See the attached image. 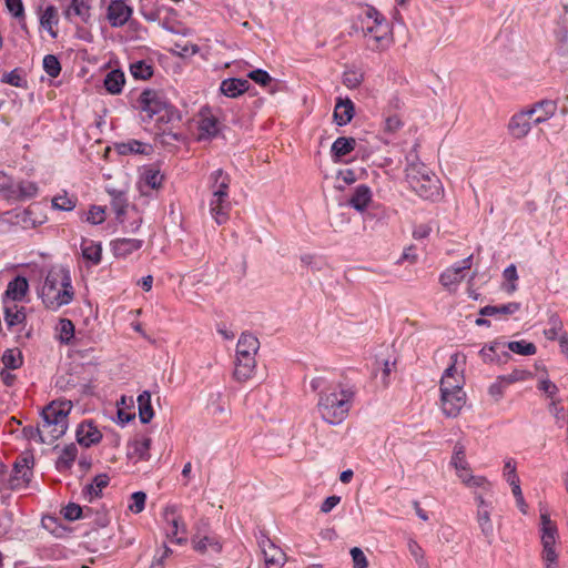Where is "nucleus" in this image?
Wrapping results in <instances>:
<instances>
[{"instance_id": "obj_27", "label": "nucleus", "mask_w": 568, "mask_h": 568, "mask_svg": "<svg viewBox=\"0 0 568 568\" xmlns=\"http://www.w3.org/2000/svg\"><path fill=\"white\" fill-rule=\"evenodd\" d=\"M110 478L106 474L97 475L91 484H88L82 489L84 499L92 501L101 496L102 489L109 485Z\"/></svg>"}, {"instance_id": "obj_44", "label": "nucleus", "mask_w": 568, "mask_h": 568, "mask_svg": "<svg viewBox=\"0 0 568 568\" xmlns=\"http://www.w3.org/2000/svg\"><path fill=\"white\" fill-rule=\"evenodd\" d=\"M1 81L3 83H8V84H10L12 87H16V88L26 89L28 87V81H27V78H26V72L22 69H20V68H16V69H13L10 72L4 73L2 75Z\"/></svg>"}, {"instance_id": "obj_51", "label": "nucleus", "mask_w": 568, "mask_h": 568, "mask_svg": "<svg viewBox=\"0 0 568 568\" xmlns=\"http://www.w3.org/2000/svg\"><path fill=\"white\" fill-rule=\"evenodd\" d=\"M112 200H111V207L115 212L116 216L120 217L125 213L126 206H128V199L125 194L121 191H111L110 192Z\"/></svg>"}, {"instance_id": "obj_13", "label": "nucleus", "mask_w": 568, "mask_h": 568, "mask_svg": "<svg viewBox=\"0 0 568 568\" xmlns=\"http://www.w3.org/2000/svg\"><path fill=\"white\" fill-rule=\"evenodd\" d=\"M541 557L546 564L545 568H557V559L560 551L559 535H541Z\"/></svg>"}, {"instance_id": "obj_36", "label": "nucleus", "mask_w": 568, "mask_h": 568, "mask_svg": "<svg viewBox=\"0 0 568 568\" xmlns=\"http://www.w3.org/2000/svg\"><path fill=\"white\" fill-rule=\"evenodd\" d=\"M78 455V448L74 444L67 445L60 453L57 462L55 467L59 471H67L69 470Z\"/></svg>"}, {"instance_id": "obj_2", "label": "nucleus", "mask_w": 568, "mask_h": 568, "mask_svg": "<svg viewBox=\"0 0 568 568\" xmlns=\"http://www.w3.org/2000/svg\"><path fill=\"white\" fill-rule=\"evenodd\" d=\"M40 297L51 311L70 304L74 297L70 272L64 267H52L44 278Z\"/></svg>"}, {"instance_id": "obj_26", "label": "nucleus", "mask_w": 568, "mask_h": 568, "mask_svg": "<svg viewBox=\"0 0 568 568\" xmlns=\"http://www.w3.org/2000/svg\"><path fill=\"white\" fill-rule=\"evenodd\" d=\"M3 318L7 327L13 331L16 326L24 324L27 314L24 307H19L17 304L6 305L3 310Z\"/></svg>"}, {"instance_id": "obj_45", "label": "nucleus", "mask_w": 568, "mask_h": 568, "mask_svg": "<svg viewBox=\"0 0 568 568\" xmlns=\"http://www.w3.org/2000/svg\"><path fill=\"white\" fill-rule=\"evenodd\" d=\"M1 361L6 369H17L23 363L21 351L8 348L4 351Z\"/></svg>"}, {"instance_id": "obj_41", "label": "nucleus", "mask_w": 568, "mask_h": 568, "mask_svg": "<svg viewBox=\"0 0 568 568\" xmlns=\"http://www.w3.org/2000/svg\"><path fill=\"white\" fill-rule=\"evenodd\" d=\"M40 24L45 29L50 36L55 39L58 32L53 29L54 24H58V12L55 7L48 6L40 17Z\"/></svg>"}, {"instance_id": "obj_35", "label": "nucleus", "mask_w": 568, "mask_h": 568, "mask_svg": "<svg viewBox=\"0 0 568 568\" xmlns=\"http://www.w3.org/2000/svg\"><path fill=\"white\" fill-rule=\"evenodd\" d=\"M29 288L26 277L17 276L7 287L6 295L12 301H22Z\"/></svg>"}, {"instance_id": "obj_20", "label": "nucleus", "mask_w": 568, "mask_h": 568, "mask_svg": "<svg viewBox=\"0 0 568 568\" xmlns=\"http://www.w3.org/2000/svg\"><path fill=\"white\" fill-rule=\"evenodd\" d=\"M191 547L201 555L217 554L221 550V542L216 535H192Z\"/></svg>"}, {"instance_id": "obj_18", "label": "nucleus", "mask_w": 568, "mask_h": 568, "mask_svg": "<svg viewBox=\"0 0 568 568\" xmlns=\"http://www.w3.org/2000/svg\"><path fill=\"white\" fill-rule=\"evenodd\" d=\"M166 540L163 542L162 552H158L155 555L154 560L150 565V568H163L164 559L174 551L172 546L184 547L189 542H191V539H189L187 535H183L180 537H178V535H166Z\"/></svg>"}, {"instance_id": "obj_1", "label": "nucleus", "mask_w": 568, "mask_h": 568, "mask_svg": "<svg viewBox=\"0 0 568 568\" xmlns=\"http://www.w3.org/2000/svg\"><path fill=\"white\" fill-rule=\"evenodd\" d=\"M310 386L312 390L318 392L317 410L322 419L329 425L343 423L354 405L356 385L347 381L326 385L323 377H315Z\"/></svg>"}, {"instance_id": "obj_21", "label": "nucleus", "mask_w": 568, "mask_h": 568, "mask_svg": "<svg viewBox=\"0 0 568 568\" xmlns=\"http://www.w3.org/2000/svg\"><path fill=\"white\" fill-rule=\"evenodd\" d=\"M557 110V103L552 100H542L535 103L530 109L532 122L535 125L540 124L550 119Z\"/></svg>"}, {"instance_id": "obj_32", "label": "nucleus", "mask_w": 568, "mask_h": 568, "mask_svg": "<svg viewBox=\"0 0 568 568\" xmlns=\"http://www.w3.org/2000/svg\"><path fill=\"white\" fill-rule=\"evenodd\" d=\"M355 146L356 140L354 138L339 136L332 144V156L339 160L354 151Z\"/></svg>"}, {"instance_id": "obj_58", "label": "nucleus", "mask_w": 568, "mask_h": 568, "mask_svg": "<svg viewBox=\"0 0 568 568\" xmlns=\"http://www.w3.org/2000/svg\"><path fill=\"white\" fill-rule=\"evenodd\" d=\"M16 221L13 223L20 224L23 229L34 227L37 222L32 219V212L28 209L13 214Z\"/></svg>"}, {"instance_id": "obj_60", "label": "nucleus", "mask_w": 568, "mask_h": 568, "mask_svg": "<svg viewBox=\"0 0 568 568\" xmlns=\"http://www.w3.org/2000/svg\"><path fill=\"white\" fill-rule=\"evenodd\" d=\"M146 495L143 491H135L131 495V504L129 509L134 513H141L145 507Z\"/></svg>"}, {"instance_id": "obj_3", "label": "nucleus", "mask_w": 568, "mask_h": 568, "mask_svg": "<svg viewBox=\"0 0 568 568\" xmlns=\"http://www.w3.org/2000/svg\"><path fill=\"white\" fill-rule=\"evenodd\" d=\"M359 19L367 47L373 51L386 49L390 43V28L385 17L374 7L367 6Z\"/></svg>"}, {"instance_id": "obj_4", "label": "nucleus", "mask_w": 568, "mask_h": 568, "mask_svg": "<svg viewBox=\"0 0 568 568\" xmlns=\"http://www.w3.org/2000/svg\"><path fill=\"white\" fill-rule=\"evenodd\" d=\"M230 175L222 169L213 171L209 176V187L212 192L209 203L210 214L219 225L226 223L230 216Z\"/></svg>"}, {"instance_id": "obj_64", "label": "nucleus", "mask_w": 568, "mask_h": 568, "mask_svg": "<svg viewBox=\"0 0 568 568\" xmlns=\"http://www.w3.org/2000/svg\"><path fill=\"white\" fill-rule=\"evenodd\" d=\"M351 556L353 559V567L354 568H366L368 566L366 556L364 555L363 550L358 547H353L351 549Z\"/></svg>"}, {"instance_id": "obj_29", "label": "nucleus", "mask_w": 568, "mask_h": 568, "mask_svg": "<svg viewBox=\"0 0 568 568\" xmlns=\"http://www.w3.org/2000/svg\"><path fill=\"white\" fill-rule=\"evenodd\" d=\"M91 6L90 0H71L70 6L64 12L67 19H71V16H78L84 23H89L91 20Z\"/></svg>"}, {"instance_id": "obj_23", "label": "nucleus", "mask_w": 568, "mask_h": 568, "mask_svg": "<svg viewBox=\"0 0 568 568\" xmlns=\"http://www.w3.org/2000/svg\"><path fill=\"white\" fill-rule=\"evenodd\" d=\"M355 114V105L348 98H338L334 108V121L337 125H346L352 121Z\"/></svg>"}, {"instance_id": "obj_14", "label": "nucleus", "mask_w": 568, "mask_h": 568, "mask_svg": "<svg viewBox=\"0 0 568 568\" xmlns=\"http://www.w3.org/2000/svg\"><path fill=\"white\" fill-rule=\"evenodd\" d=\"M12 186L9 202H24L34 199L39 193V185L33 181H13Z\"/></svg>"}, {"instance_id": "obj_16", "label": "nucleus", "mask_w": 568, "mask_h": 568, "mask_svg": "<svg viewBox=\"0 0 568 568\" xmlns=\"http://www.w3.org/2000/svg\"><path fill=\"white\" fill-rule=\"evenodd\" d=\"M532 124L531 112L525 110L511 116L508 130L514 138L523 139L529 133Z\"/></svg>"}, {"instance_id": "obj_53", "label": "nucleus", "mask_w": 568, "mask_h": 568, "mask_svg": "<svg viewBox=\"0 0 568 568\" xmlns=\"http://www.w3.org/2000/svg\"><path fill=\"white\" fill-rule=\"evenodd\" d=\"M364 74L359 70L349 69L343 73V84L348 89H355L361 85Z\"/></svg>"}, {"instance_id": "obj_17", "label": "nucleus", "mask_w": 568, "mask_h": 568, "mask_svg": "<svg viewBox=\"0 0 568 568\" xmlns=\"http://www.w3.org/2000/svg\"><path fill=\"white\" fill-rule=\"evenodd\" d=\"M164 175L155 165H149L141 173L139 190L141 194L146 195L148 190H159L162 186Z\"/></svg>"}, {"instance_id": "obj_34", "label": "nucleus", "mask_w": 568, "mask_h": 568, "mask_svg": "<svg viewBox=\"0 0 568 568\" xmlns=\"http://www.w3.org/2000/svg\"><path fill=\"white\" fill-rule=\"evenodd\" d=\"M89 540L85 541V547L93 554H104L111 548V537L108 535H87Z\"/></svg>"}, {"instance_id": "obj_59", "label": "nucleus", "mask_w": 568, "mask_h": 568, "mask_svg": "<svg viewBox=\"0 0 568 568\" xmlns=\"http://www.w3.org/2000/svg\"><path fill=\"white\" fill-rule=\"evenodd\" d=\"M52 206L60 211H72L75 207V200L67 195H57L52 199Z\"/></svg>"}, {"instance_id": "obj_50", "label": "nucleus", "mask_w": 568, "mask_h": 568, "mask_svg": "<svg viewBox=\"0 0 568 568\" xmlns=\"http://www.w3.org/2000/svg\"><path fill=\"white\" fill-rule=\"evenodd\" d=\"M130 71L133 78L148 80L153 74V68L145 61H136L130 65Z\"/></svg>"}, {"instance_id": "obj_25", "label": "nucleus", "mask_w": 568, "mask_h": 568, "mask_svg": "<svg viewBox=\"0 0 568 568\" xmlns=\"http://www.w3.org/2000/svg\"><path fill=\"white\" fill-rule=\"evenodd\" d=\"M143 241L138 239H116L111 242L116 257H126L142 247Z\"/></svg>"}, {"instance_id": "obj_15", "label": "nucleus", "mask_w": 568, "mask_h": 568, "mask_svg": "<svg viewBox=\"0 0 568 568\" xmlns=\"http://www.w3.org/2000/svg\"><path fill=\"white\" fill-rule=\"evenodd\" d=\"M466 394L463 389L440 394L442 408L447 417H456L465 405Z\"/></svg>"}, {"instance_id": "obj_39", "label": "nucleus", "mask_w": 568, "mask_h": 568, "mask_svg": "<svg viewBox=\"0 0 568 568\" xmlns=\"http://www.w3.org/2000/svg\"><path fill=\"white\" fill-rule=\"evenodd\" d=\"M476 501L478 506L477 519L481 532H489L494 529V526L489 516L488 505L480 495L476 496Z\"/></svg>"}, {"instance_id": "obj_28", "label": "nucleus", "mask_w": 568, "mask_h": 568, "mask_svg": "<svg viewBox=\"0 0 568 568\" xmlns=\"http://www.w3.org/2000/svg\"><path fill=\"white\" fill-rule=\"evenodd\" d=\"M372 201V191L365 185L361 184L356 186L354 193L348 200V205L354 207L358 212H363L369 202Z\"/></svg>"}, {"instance_id": "obj_62", "label": "nucleus", "mask_w": 568, "mask_h": 568, "mask_svg": "<svg viewBox=\"0 0 568 568\" xmlns=\"http://www.w3.org/2000/svg\"><path fill=\"white\" fill-rule=\"evenodd\" d=\"M105 220V211L102 206L92 205L88 212L87 221L93 225L103 223Z\"/></svg>"}, {"instance_id": "obj_43", "label": "nucleus", "mask_w": 568, "mask_h": 568, "mask_svg": "<svg viewBox=\"0 0 568 568\" xmlns=\"http://www.w3.org/2000/svg\"><path fill=\"white\" fill-rule=\"evenodd\" d=\"M450 465L455 470H469V464L466 460V448L460 442H457L454 446Z\"/></svg>"}, {"instance_id": "obj_5", "label": "nucleus", "mask_w": 568, "mask_h": 568, "mask_svg": "<svg viewBox=\"0 0 568 568\" xmlns=\"http://www.w3.org/2000/svg\"><path fill=\"white\" fill-rule=\"evenodd\" d=\"M139 108L149 120L172 123L181 120L180 111L173 106L164 93L158 90H144L139 97Z\"/></svg>"}, {"instance_id": "obj_46", "label": "nucleus", "mask_w": 568, "mask_h": 568, "mask_svg": "<svg viewBox=\"0 0 568 568\" xmlns=\"http://www.w3.org/2000/svg\"><path fill=\"white\" fill-rule=\"evenodd\" d=\"M148 148H150V145L144 144L138 140H130L128 142H123L116 145L118 152L122 155L145 154Z\"/></svg>"}, {"instance_id": "obj_61", "label": "nucleus", "mask_w": 568, "mask_h": 568, "mask_svg": "<svg viewBox=\"0 0 568 568\" xmlns=\"http://www.w3.org/2000/svg\"><path fill=\"white\" fill-rule=\"evenodd\" d=\"M403 126V122L397 114L386 115L384 119L383 130L386 133H395Z\"/></svg>"}, {"instance_id": "obj_19", "label": "nucleus", "mask_w": 568, "mask_h": 568, "mask_svg": "<svg viewBox=\"0 0 568 568\" xmlns=\"http://www.w3.org/2000/svg\"><path fill=\"white\" fill-rule=\"evenodd\" d=\"M102 434L91 420L82 422L77 428V440L81 446L90 447L100 443Z\"/></svg>"}, {"instance_id": "obj_12", "label": "nucleus", "mask_w": 568, "mask_h": 568, "mask_svg": "<svg viewBox=\"0 0 568 568\" xmlns=\"http://www.w3.org/2000/svg\"><path fill=\"white\" fill-rule=\"evenodd\" d=\"M258 545L264 555L266 568H280L284 564L285 554L267 535H262Z\"/></svg>"}, {"instance_id": "obj_8", "label": "nucleus", "mask_w": 568, "mask_h": 568, "mask_svg": "<svg viewBox=\"0 0 568 568\" xmlns=\"http://www.w3.org/2000/svg\"><path fill=\"white\" fill-rule=\"evenodd\" d=\"M70 402H52L42 409V432L52 443L62 437L68 429V415L71 412Z\"/></svg>"}, {"instance_id": "obj_33", "label": "nucleus", "mask_w": 568, "mask_h": 568, "mask_svg": "<svg viewBox=\"0 0 568 568\" xmlns=\"http://www.w3.org/2000/svg\"><path fill=\"white\" fill-rule=\"evenodd\" d=\"M124 83H125L124 73L119 69L108 72L104 78V88L111 94L121 93Z\"/></svg>"}, {"instance_id": "obj_10", "label": "nucleus", "mask_w": 568, "mask_h": 568, "mask_svg": "<svg viewBox=\"0 0 568 568\" xmlns=\"http://www.w3.org/2000/svg\"><path fill=\"white\" fill-rule=\"evenodd\" d=\"M473 256L464 258L459 265L445 270L440 276V284L450 292H454L457 285L462 282L465 276V271L471 266Z\"/></svg>"}, {"instance_id": "obj_56", "label": "nucleus", "mask_w": 568, "mask_h": 568, "mask_svg": "<svg viewBox=\"0 0 568 568\" xmlns=\"http://www.w3.org/2000/svg\"><path fill=\"white\" fill-rule=\"evenodd\" d=\"M43 427H42V424L40 423L38 426H27L23 428V435L26 438L28 439H34L37 437H39L40 442L41 443H45V444H51L52 440H49V437L48 435H45L43 432H42Z\"/></svg>"}, {"instance_id": "obj_31", "label": "nucleus", "mask_w": 568, "mask_h": 568, "mask_svg": "<svg viewBox=\"0 0 568 568\" xmlns=\"http://www.w3.org/2000/svg\"><path fill=\"white\" fill-rule=\"evenodd\" d=\"M457 369L455 362L445 369L440 381V394L463 389L460 381L456 376Z\"/></svg>"}, {"instance_id": "obj_38", "label": "nucleus", "mask_w": 568, "mask_h": 568, "mask_svg": "<svg viewBox=\"0 0 568 568\" xmlns=\"http://www.w3.org/2000/svg\"><path fill=\"white\" fill-rule=\"evenodd\" d=\"M520 308L517 302H510L503 305H487L479 311L480 316L510 315Z\"/></svg>"}, {"instance_id": "obj_42", "label": "nucleus", "mask_w": 568, "mask_h": 568, "mask_svg": "<svg viewBox=\"0 0 568 568\" xmlns=\"http://www.w3.org/2000/svg\"><path fill=\"white\" fill-rule=\"evenodd\" d=\"M219 132L217 120L210 115L203 116L199 123V139L205 140L215 136Z\"/></svg>"}, {"instance_id": "obj_55", "label": "nucleus", "mask_w": 568, "mask_h": 568, "mask_svg": "<svg viewBox=\"0 0 568 568\" xmlns=\"http://www.w3.org/2000/svg\"><path fill=\"white\" fill-rule=\"evenodd\" d=\"M503 276L508 284L505 286V291L509 294L517 290L516 281L518 280L517 268L514 264L507 266L504 270Z\"/></svg>"}, {"instance_id": "obj_40", "label": "nucleus", "mask_w": 568, "mask_h": 568, "mask_svg": "<svg viewBox=\"0 0 568 568\" xmlns=\"http://www.w3.org/2000/svg\"><path fill=\"white\" fill-rule=\"evenodd\" d=\"M139 417L141 423L148 424L154 416V412L151 405V394L144 390L138 396Z\"/></svg>"}, {"instance_id": "obj_63", "label": "nucleus", "mask_w": 568, "mask_h": 568, "mask_svg": "<svg viewBox=\"0 0 568 568\" xmlns=\"http://www.w3.org/2000/svg\"><path fill=\"white\" fill-rule=\"evenodd\" d=\"M247 77L251 80H253L255 83H257L262 87H266L272 82L271 75L265 70H262V69H256V70L251 71L247 74Z\"/></svg>"}, {"instance_id": "obj_9", "label": "nucleus", "mask_w": 568, "mask_h": 568, "mask_svg": "<svg viewBox=\"0 0 568 568\" xmlns=\"http://www.w3.org/2000/svg\"><path fill=\"white\" fill-rule=\"evenodd\" d=\"M33 465V457L26 455L20 456L13 465V474L10 477V488L17 489L26 486L31 479V467Z\"/></svg>"}, {"instance_id": "obj_37", "label": "nucleus", "mask_w": 568, "mask_h": 568, "mask_svg": "<svg viewBox=\"0 0 568 568\" xmlns=\"http://www.w3.org/2000/svg\"><path fill=\"white\" fill-rule=\"evenodd\" d=\"M163 520L166 524V529H170L171 532H178L180 529L185 530V524L175 506L165 507L163 510Z\"/></svg>"}, {"instance_id": "obj_30", "label": "nucleus", "mask_w": 568, "mask_h": 568, "mask_svg": "<svg viewBox=\"0 0 568 568\" xmlns=\"http://www.w3.org/2000/svg\"><path fill=\"white\" fill-rule=\"evenodd\" d=\"M81 253L84 260L98 265L102 257V246L98 242L83 239L81 242Z\"/></svg>"}, {"instance_id": "obj_6", "label": "nucleus", "mask_w": 568, "mask_h": 568, "mask_svg": "<svg viewBox=\"0 0 568 568\" xmlns=\"http://www.w3.org/2000/svg\"><path fill=\"white\" fill-rule=\"evenodd\" d=\"M406 180L413 191L426 200H435L440 195L438 178L422 162H410L406 166Z\"/></svg>"}, {"instance_id": "obj_24", "label": "nucleus", "mask_w": 568, "mask_h": 568, "mask_svg": "<svg viewBox=\"0 0 568 568\" xmlns=\"http://www.w3.org/2000/svg\"><path fill=\"white\" fill-rule=\"evenodd\" d=\"M506 345L500 342H493L488 346L480 349V355L486 363H506L510 357L509 353L505 351Z\"/></svg>"}, {"instance_id": "obj_7", "label": "nucleus", "mask_w": 568, "mask_h": 568, "mask_svg": "<svg viewBox=\"0 0 568 568\" xmlns=\"http://www.w3.org/2000/svg\"><path fill=\"white\" fill-rule=\"evenodd\" d=\"M260 348V341L251 333H242L236 345V361L234 377L245 382L252 377L256 367L255 355Z\"/></svg>"}, {"instance_id": "obj_48", "label": "nucleus", "mask_w": 568, "mask_h": 568, "mask_svg": "<svg viewBox=\"0 0 568 568\" xmlns=\"http://www.w3.org/2000/svg\"><path fill=\"white\" fill-rule=\"evenodd\" d=\"M59 339L62 344H70L74 337V324L69 318H61L57 326Z\"/></svg>"}, {"instance_id": "obj_54", "label": "nucleus", "mask_w": 568, "mask_h": 568, "mask_svg": "<svg viewBox=\"0 0 568 568\" xmlns=\"http://www.w3.org/2000/svg\"><path fill=\"white\" fill-rule=\"evenodd\" d=\"M43 69L51 78H57L61 72V64L58 58L53 54H47L43 58Z\"/></svg>"}, {"instance_id": "obj_11", "label": "nucleus", "mask_w": 568, "mask_h": 568, "mask_svg": "<svg viewBox=\"0 0 568 568\" xmlns=\"http://www.w3.org/2000/svg\"><path fill=\"white\" fill-rule=\"evenodd\" d=\"M133 9L124 0H112L106 9V19L111 27L121 28L132 17Z\"/></svg>"}, {"instance_id": "obj_49", "label": "nucleus", "mask_w": 568, "mask_h": 568, "mask_svg": "<svg viewBox=\"0 0 568 568\" xmlns=\"http://www.w3.org/2000/svg\"><path fill=\"white\" fill-rule=\"evenodd\" d=\"M507 347L509 351L519 354V355H534L537 352V347L534 343L521 341H514L507 343Z\"/></svg>"}, {"instance_id": "obj_57", "label": "nucleus", "mask_w": 568, "mask_h": 568, "mask_svg": "<svg viewBox=\"0 0 568 568\" xmlns=\"http://www.w3.org/2000/svg\"><path fill=\"white\" fill-rule=\"evenodd\" d=\"M531 376H532L531 373L526 369L515 368L510 374L501 375L500 379L504 381L505 384L508 386L516 382L526 381V379L530 378Z\"/></svg>"}, {"instance_id": "obj_47", "label": "nucleus", "mask_w": 568, "mask_h": 568, "mask_svg": "<svg viewBox=\"0 0 568 568\" xmlns=\"http://www.w3.org/2000/svg\"><path fill=\"white\" fill-rule=\"evenodd\" d=\"M151 438L143 437L142 439H135L132 443V455L136 456L140 460L150 459Z\"/></svg>"}, {"instance_id": "obj_52", "label": "nucleus", "mask_w": 568, "mask_h": 568, "mask_svg": "<svg viewBox=\"0 0 568 568\" xmlns=\"http://www.w3.org/2000/svg\"><path fill=\"white\" fill-rule=\"evenodd\" d=\"M548 325L549 327L544 331V334L548 339L555 341L562 331V322L557 314H551L548 318Z\"/></svg>"}, {"instance_id": "obj_22", "label": "nucleus", "mask_w": 568, "mask_h": 568, "mask_svg": "<svg viewBox=\"0 0 568 568\" xmlns=\"http://www.w3.org/2000/svg\"><path fill=\"white\" fill-rule=\"evenodd\" d=\"M250 85L246 79L229 78L221 82L220 92L227 98L235 99L245 93L250 89Z\"/></svg>"}]
</instances>
